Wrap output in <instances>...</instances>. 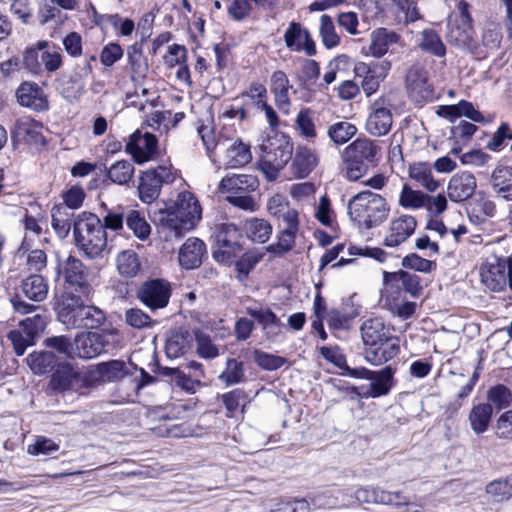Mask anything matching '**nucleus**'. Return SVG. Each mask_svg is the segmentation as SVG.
I'll use <instances>...</instances> for the list:
<instances>
[{
    "label": "nucleus",
    "instance_id": "1",
    "mask_svg": "<svg viewBox=\"0 0 512 512\" xmlns=\"http://www.w3.org/2000/svg\"><path fill=\"white\" fill-rule=\"evenodd\" d=\"M201 217L202 208L195 195L189 191L181 192L173 208L159 212V233L166 241L179 239L192 230Z\"/></svg>",
    "mask_w": 512,
    "mask_h": 512
},
{
    "label": "nucleus",
    "instance_id": "2",
    "mask_svg": "<svg viewBox=\"0 0 512 512\" xmlns=\"http://www.w3.org/2000/svg\"><path fill=\"white\" fill-rule=\"evenodd\" d=\"M382 154L378 142L366 137L357 138L341 152V173L349 181H358L368 171L369 165H376Z\"/></svg>",
    "mask_w": 512,
    "mask_h": 512
},
{
    "label": "nucleus",
    "instance_id": "3",
    "mask_svg": "<svg viewBox=\"0 0 512 512\" xmlns=\"http://www.w3.org/2000/svg\"><path fill=\"white\" fill-rule=\"evenodd\" d=\"M58 320L68 329L97 328L105 321L103 311L93 305H85L79 295L66 292L57 308Z\"/></svg>",
    "mask_w": 512,
    "mask_h": 512
},
{
    "label": "nucleus",
    "instance_id": "4",
    "mask_svg": "<svg viewBox=\"0 0 512 512\" xmlns=\"http://www.w3.org/2000/svg\"><path fill=\"white\" fill-rule=\"evenodd\" d=\"M75 244L88 258L103 256L107 249V234L101 220L93 213L82 212L74 222Z\"/></svg>",
    "mask_w": 512,
    "mask_h": 512
},
{
    "label": "nucleus",
    "instance_id": "5",
    "mask_svg": "<svg viewBox=\"0 0 512 512\" xmlns=\"http://www.w3.org/2000/svg\"><path fill=\"white\" fill-rule=\"evenodd\" d=\"M390 212L384 197L371 192L362 191L348 202V214L359 226L370 229L383 223Z\"/></svg>",
    "mask_w": 512,
    "mask_h": 512
},
{
    "label": "nucleus",
    "instance_id": "6",
    "mask_svg": "<svg viewBox=\"0 0 512 512\" xmlns=\"http://www.w3.org/2000/svg\"><path fill=\"white\" fill-rule=\"evenodd\" d=\"M293 153V144L285 136L268 139L261 145L258 169L268 181H274Z\"/></svg>",
    "mask_w": 512,
    "mask_h": 512
},
{
    "label": "nucleus",
    "instance_id": "7",
    "mask_svg": "<svg viewBox=\"0 0 512 512\" xmlns=\"http://www.w3.org/2000/svg\"><path fill=\"white\" fill-rule=\"evenodd\" d=\"M50 386L53 390L73 391L84 394L94 386L93 371L82 370L69 362L59 363L51 376Z\"/></svg>",
    "mask_w": 512,
    "mask_h": 512
},
{
    "label": "nucleus",
    "instance_id": "8",
    "mask_svg": "<svg viewBox=\"0 0 512 512\" xmlns=\"http://www.w3.org/2000/svg\"><path fill=\"white\" fill-rule=\"evenodd\" d=\"M458 10V15L450 16L449 18L447 39L450 44L469 53H475L477 43L473 37L474 31L472 19L468 13V5L465 2H460Z\"/></svg>",
    "mask_w": 512,
    "mask_h": 512
},
{
    "label": "nucleus",
    "instance_id": "9",
    "mask_svg": "<svg viewBox=\"0 0 512 512\" xmlns=\"http://www.w3.org/2000/svg\"><path fill=\"white\" fill-rule=\"evenodd\" d=\"M405 88L408 97L416 104L422 105L434 98L435 89L429 72L419 64L413 65L407 70Z\"/></svg>",
    "mask_w": 512,
    "mask_h": 512
},
{
    "label": "nucleus",
    "instance_id": "10",
    "mask_svg": "<svg viewBox=\"0 0 512 512\" xmlns=\"http://www.w3.org/2000/svg\"><path fill=\"white\" fill-rule=\"evenodd\" d=\"M215 241L217 248L214 258L218 262L229 263L241 252L239 229L233 223H221L215 228Z\"/></svg>",
    "mask_w": 512,
    "mask_h": 512
},
{
    "label": "nucleus",
    "instance_id": "11",
    "mask_svg": "<svg viewBox=\"0 0 512 512\" xmlns=\"http://www.w3.org/2000/svg\"><path fill=\"white\" fill-rule=\"evenodd\" d=\"M175 179V172L169 165H160L155 169L145 171L138 186L139 197L145 203L156 200L163 184L171 183Z\"/></svg>",
    "mask_w": 512,
    "mask_h": 512
},
{
    "label": "nucleus",
    "instance_id": "12",
    "mask_svg": "<svg viewBox=\"0 0 512 512\" xmlns=\"http://www.w3.org/2000/svg\"><path fill=\"white\" fill-rule=\"evenodd\" d=\"M353 499L354 501H350L346 505L352 506L356 503L358 505L380 504L398 506L407 503V498L401 492L387 491L378 486L369 485L358 487L354 492Z\"/></svg>",
    "mask_w": 512,
    "mask_h": 512
},
{
    "label": "nucleus",
    "instance_id": "13",
    "mask_svg": "<svg viewBox=\"0 0 512 512\" xmlns=\"http://www.w3.org/2000/svg\"><path fill=\"white\" fill-rule=\"evenodd\" d=\"M138 299L149 309L166 307L171 296V285L163 279H153L142 284L137 293Z\"/></svg>",
    "mask_w": 512,
    "mask_h": 512
},
{
    "label": "nucleus",
    "instance_id": "14",
    "mask_svg": "<svg viewBox=\"0 0 512 512\" xmlns=\"http://www.w3.org/2000/svg\"><path fill=\"white\" fill-rule=\"evenodd\" d=\"M126 151L138 164H143L154 158L157 153V139L149 132L136 130L126 143Z\"/></svg>",
    "mask_w": 512,
    "mask_h": 512
},
{
    "label": "nucleus",
    "instance_id": "15",
    "mask_svg": "<svg viewBox=\"0 0 512 512\" xmlns=\"http://www.w3.org/2000/svg\"><path fill=\"white\" fill-rule=\"evenodd\" d=\"M392 124L393 116L385 101L383 99L374 101L365 123L367 133L375 137L384 136L390 131Z\"/></svg>",
    "mask_w": 512,
    "mask_h": 512
},
{
    "label": "nucleus",
    "instance_id": "16",
    "mask_svg": "<svg viewBox=\"0 0 512 512\" xmlns=\"http://www.w3.org/2000/svg\"><path fill=\"white\" fill-rule=\"evenodd\" d=\"M417 220L412 215L402 214L391 219L384 238L387 247H397L406 242L415 232Z\"/></svg>",
    "mask_w": 512,
    "mask_h": 512
},
{
    "label": "nucleus",
    "instance_id": "17",
    "mask_svg": "<svg viewBox=\"0 0 512 512\" xmlns=\"http://www.w3.org/2000/svg\"><path fill=\"white\" fill-rule=\"evenodd\" d=\"M507 262L491 257L482 264L480 276L483 284L492 291H501L508 284Z\"/></svg>",
    "mask_w": 512,
    "mask_h": 512
},
{
    "label": "nucleus",
    "instance_id": "18",
    "mask_svg": "<svg viewBox=\"0 0 512 512\" xmlns=\"http://www.w3.org/2000/svg\"><path fill=\"white\" fill-rule=\"evenodd\" d=\"M286 47L293 52H305L308 56L316 54V44L310 32L298 22H290L284 32Z\"/></svg>",
    "mask_w": 512,
    "mask_h": 512
},
{
    "label": "nucleus",
    "instance_id": "19",
    "mask_svg": "<svg viewBox=\"0 0 512 512\" xmlns=\"http://www.w3.org/2000/svg\"><path fill=\"white\" fill-rule=\"evenodd\" d=\"M477 188L476 177L468 171L454 174L447 184V197L455 203H461L473 196Z\"/></svg>",
    "mask_w": 512,
    "mask_h": 512
},
{
    "label": "nucleus",
    "instance_id": "20",
    "mask_svg": "<svg viewBox=\"0 0 512 512\" xmlns=\"http://www.w3.org/2000/svg\"><path fill=\"white\" fill-rule=\"evenodd\" d=\"M16 98L21 106L34 111H45L49 106L46 94L34 82L25 81L21 83L16 90Z\"/></svg>",
    "mask_w": 512,
    "mask_h": 512
},
{
    "label": "nucleus",
    "instance_id": "21",
    "mask_svg": "<svg viewBox=\"0 0 512 512\" xmlns=\"http://www.w3.org/2000/svg\"><path fill=\"white\" fill-rule=\"evenodd\" d=\"M73 345L74 357L92 359L102 353L105 341L97 332H82L75 336Z\"/></svg>",
    "mask_w": 512,
    "mask_h": 512
},
{
    "label": "nucleus",
    "instance_id": "22",
    "mask_svg": "<svg viewBox=\"0 0 512 512\" xmlns=\"http://www.w3.org/2000/svg\"><path fill=\"white\" fill-rule=\"evenodd\" d=\"M400 352V340L393 334L387 339L371 346L365 351L366 360L375 366L382 365L394 359Z\"/></svg>",
    "mask_w": 512,
    "mask_h": 512
},
{
    "label": "nucleus",
    "instance_id": "23",
    "mask_svg": "<svg viewBox=\"0 0 512 512\" xmlns=\"http://www.w3.org/2000/svg\"><path fill=\"white\" fill-rule=\"evenodd\" d=\"M206 252V245L202 240L190 237L183 243L179 250V264L181 267L188 270L195 269L201 265Z\"/></svg>",
    "mask_w": 512,
    "mask_h": 512
},
{
    "label": "nucleus",
    "instance_id": "24",
    "mask_svg": "<svg viewBox=\"0 0 512 512\" xmlns=\"http://www.w3.org/2000/svg\"><path fill=\"white\" fill-rule=\"evenodd\" d=\"M42 124L31 118L23 117L15 122L12 135L20 142L28 144L44 145L45 138L42 133Z\"/></svg>",
    "mask_w": 512,
    "mask_h": 512
},
{
    "label": "nucleus",
    "instance_id": "25",
    "mask_svg": "<svg viewBox=\"0 0 512 512\" xmlns=\"http://www.w3.org/2000/svg\"><path fill=\"white\" fill-rule=\"evenodd\" d=\"M318 163L319 156L314 150L306 146H298L291 164L292 173L297 178H305Z\"/></svg>",
    "mask_w": 512,
    "mask_h": 512
},
{
    "label": "nucleus",
    "instance_id": "26",
    "mask_svg": "<svg viewBox=\"0 0 512 512\" xmlns=\"http://www.w3.org/2000/svg\"><path fill=\"white\" fill-rule=\"evenodd\" d=\"M401 41V36L395 31L387 28H377L370 34L369 52L373 57L380 58L384 56L389 48L398 44Z\"/></svg>",
    "mask_w": 512,
    "mask_h": 512
},
{
    "label": "nucleus",
    "instance_id": "27",
    "mask_svg": "<svg viewBox=\"0 0 512 512\" xmlns=\"http://www.w3.org/2000/svg\"><path fill=\"white\" fill-rule=\"evenodd\" d=\"M393 330L387 326L381 318H369L361 325V336L366 346H375L379 342L387 339L393 333Z\"/></svg>",
    "mask_w": 512,
    "mask_h": 512
},
{
    "label": "nucleus",
    "instance_id": "28",
    "mask_svg": "<svg viewBox=\"0 0 512 512\" xmlns=\"http://www.w3.org/2000/svg\"><path fill=\"white\" fill-rule=\"evenodd\" d=\"M257 187V180L251 175L232 174L224 177L218 186L219 192L234 196L241 193L254 191Z\"/></svg>",
    "mask_w": 512,
    "mask_h": 512
},
{
    "label": "nucleus",
    "instance_id": "29",
    "mask_svg": "<svg viewBox=\"0 0 512 512\" xmlns=\"http://www.w3.org/2000/svg\"><path fill=\"white\" fill-rule=\"evenodd\" d=\"M64 275L66 282L75 286L76 289L79 288L82 294L89 293L88 271L80 260L69 257L64 266Z\"/></svg>",
    "mask_w": 512,
    "mask_h": 512
},
{
    "label": "nucleus",
    "instance_id": "30",
    "mask_svg": "<svg viewBox=\"0 0 512 512\" xmlns=\"http://www.w3.org/2000/svg\"><path fill=\"white\" fill-rule=\"evenodd\" d=\"M394 19L398 24L407 25L421 18V14L413 0H385Z\"/></svg>",
    "mask_w": 512,
    "mask_h": 512
},
{
    "label": "nucleus",
    "instance_id": "31",
    "mask_svg": "<svg viewBox=\"0 0 512 512\" xmlns=\"http://www.w3.org/2000/svg\"><path fill=\"white\" fill-rule=\"evenodd\" d=\"M409 177L419 183L426 191L433 193L440 187L428 162H414L408 167Z\"/></svg>",
    "mask_w": 512,
    "mask_h": 512
},
{
    "label": "nucleus",
    "instance_id": "32",
    "mask_svg": "<svg viewBox=\"0 0 512 512\" xmlns=\"http://www.w3.org/2000/svg\"><path fill=\"white\" fill-rule=\"evenodd\" d=\"M493 415V406L490 403L474 404L469 412L468 421L472 431L477 434L485 433L490 425Z\"/></svg>",
    "mask_w": 512,
    "mask_h": 512
},
{
    "label": "nucleus",
    "instance_id": "33",
    "mask_svg": "<svg viewBox=\"0 0 512 512\" xmlns=\"http://www.w3.org/2000/svg\"><path fill=\"white\" fill-rule=\"evenodd\" d=\"M373 374L374 375L369 379L371 383L367 388L366 396L377 398L388 394L394 384V371L392 368L387 366L380 371H373Z\"/></svg>",
    "mask_w": 512,
    "mask_h": 512
},
{
    "label": "nucleus",
    "instance_id": "34",
    "mask_svg": "<svg viewBox=\"0 0 512 512\" xmlns=\"http://www.w3.org/2000/svg\"><path fill=\"white\" fill-rule=\"evenodd\" d=\"M494 192L506 201H512V169L507 166H497L491 176Z\"/></svg>",
    "mask_w": 512,
    "mask_h": 512
},
{
    "label": "nucleus",
    "instance_id": "35",
    "mask_svg": "<svg viewBox=\"0 0 512 512\" xmlns=\"http://www.w3.org/2000/svg\"><path fill=\"white\" fill-rule=\"evenodd\" d=\"M49 286L46 279L39 274H32L22 280L21 291L30 300L41 302L46 299Z\"/></svg>",
    "mask_w": 512,
    "mask_h": 512
},
{
    "label": "nucleus",
    "instance_id": "36",
    "mask_svg": "<svg viewBox=\"0 0 512 512\" xmlns=\"http://www.w3.org/2000/svg\"><path fill=\"white\" fill-rule=\"evenodd\" d=\"M252 153L250 146L241 140H235L226 148L225 164L229 168H239L250 163Z\"/></svg>",
    "mask_w": 512,
    "mask_h": 512
},
{
    "label": "nucleus",
    "instance_id": "37",
    "mask_svg": "<svg viewBox=\"0 0 512 512\" xmlns=\"http://www.w3.org/2000/svg\"><path fill=\"white\" fill-rule=\"evenodd\" d=\"M116 267L122 277L133 278L141 271L142 263L135 251L126 249L116 256Z\"/></svg>",
    "mask_w": 512,
    "mask_h": 512
},
{
    "label": "nucleus",
    "instance_id": "38",
    "mask_svg": "<svg viewBox=\"0 0 512 512\" xmlns=\"http://www.w3.org/2000/svg\"><path fill=\"white\" fill-rule=\"evenodd\" d=\"M247 313L257 320L267 336L273 337L279 333L281 321L270 309L248 308Z\"/></svg>",
    "mask_w": 512,
    "mask_h": 512
},
{
    "label": "nucleus",
    "instance_id": "39",
    "mask_svg": "<svg viewBox=\"0 0 512 512\" xmlns=\"http://www.w3.org/2000/svg\"><path fill=\"white\" fill-rule=\"evenodd\" d=\"M27 364L34 374H45L57 368V357L52 351H34L27 357Z\"/></svg>",
    "mask_w": 512,
    "mask_h": 512
},
{
    "label": "nucleus",
    "instance_id": "40",
    "mask_svg": "<svg viewBox=\"0 0 512 512\" xmlns=\"http://www.w3.org/2000/svg\"><path fill=\"white\" fill-rule=\"evenodd\" d=\"M390 68L391 63L386 60L373 64L371 74L362 79L361 82L362 90L366 96H371L378 90L380 83L386 78Z\"/></svg>",
    "mask_w": 512,
    "mask_h": 512
},
{
    "label": "nucleus",
    "instance_id": "41",
    "mask_svg": "<svg viewBox=\"0 0 512 512\" xmlns=\"http://www.w3.org/2000/svg\"><path fill=\"white\" fill-rule=\"evenodd\" d=\"M384 282L387 285L393 282H400L405 291L413 297L419 296L422 291L420 278L416 274H411L403 270L394 273L385 272Z\"/></svg>",
    "mask_w": 512,
    "mask_h": 512
},
{
    "label": "nucleus",
    "instance_id": "42",
    "mask_svg": "<svg viewBox=\"0 0 512 512\" xmlns=\"http://www.w3.org/2000/svg\"><path fill=\"white\" fill-rule=\"evenodd\" d=\"M292 86L283 71H275L271 76V91L275 95L276 103L281 108H287L290 104V90Z\"/></svg>",
    "mask_w": 512,
    "mask_h": 512
},
{
    "label": "nucleus",
    "instance_id": "43",
    "mask_svg": "<svg viewBox=\"0 0 512 512\" xmlns=\"http://www.w3.org/2000/svg\"><path fill=\"white\" fill-rule=\"evenodd\" d=\"M418 47L429 54L442 58L446 55V47L439 34L433 29H424L418 40Z\"/></svg>",
    "mask_w": 512,
    "mask_h": 512
},
{
    "label": "nucleus",
    "instance_id": "44",
    "mask_svg": "<svg viewBox=\"0 0 512 512\" xmlns=\"http://www.w3.org/2000/svg\"><path fill=\"white\" fill-rule=\"evenodd\" d=\"M44 48H48V42L45 40H40L24 49L22 53V67L28 73L35 76L40 75L39 52H41Z\"/></svg>",
    "mask_w": 512,
    "mask_h": 512
},
{
    "label": "nucleus",
    "instance_id": "45",
    "mask_svg": "<svg viewBox=\"0 0 512 512\" xmlns=\"http://www.w3.org/2000/svg\"><path fill=\"white\" fill-rule=\"evenodd\" d=\"M244 230L252 241L265 243L269 240L273 229L267 220L251 218L245 222Z\"/></svg>",
    "mask_w": 512,
    "mask_h": 512
},
{
    "label": "nucleus",
    "instance_id": "46",
    "mask_svg": "<svg viewBox=\"0 0 512 512\" xmlns=\"http://www.w3.org/2000/svg\"><path fill=\"white\" fill-rule=\"evenodd\" d=\"M426 196V193L414 190L406 183L400 191L398 204L404 209L419 210L424 208Z\"/></svg>",
    "mask_w": 512,
    "mask_h": 512
},
{
    "label": "nucleus",
    "instance_id": "47",
    "mask_svg": "<svg viewBox=\"0 0 512 512\" xmlns=\"http://www.w3.org/2000/svg\"><path fill=\"white\" fill-rule=\"evenodd\" d=\"M496 205L495 203L485 197H481L476 199L470 207L469 217L472 221L476 223H483L488 218H491L495 215Z\"/></svg>",
    "mask_w": 512,
    "mask_h": 512
},
{
    "label": "nucleus",
    "instance_id": "48",
    "mask_svg": "<svg viewBox=\"0 0 512 512\" xmlns=\"http://www.w3.org/2000/svg\"><path fill=\"white\" fill-rule=\"evenodd\" d=\"M319 35L323 45L327 49H332L340 44V36L336 32V28L332 18L323 14L319 21Z\"/></svg>",
    "mask_w": 512,
    "mask_h": 512
},
{
    "label": "nucleus",
    "instance_id": "49",
    "mask_svg": "<svg viewBox=\"0 0 512 512\" xmlns=\"http://www.w3.org/2000/svg\"><path fill=\"white\" fill-rule=\"evenodd\" d=\"M134 166L129 160H121L113 163L108 169V178L116 184H127L134 175Z\"/></svg>",
    "mask_w": 512,
    "mask_h": 512
},
{
    "label": "nucleus",
    "instance_id": "50",
    "mask_svg": "<svg viewBox=\"0 0 512 512\" xmlns=\"http://www.w3.org/2000/svg\"><path fill=\"white\" fill-rule=\"evenodd\" d=\"M126 224L134 235L140 240H146L151 234V226L147 223L144 216L137 210H129L126 214Z\"/></svg>",
    "mask_w": 512,
    "mask_h": 512
},
{
    "label": "nucleus",
    "instance_id": "51",
    "mask_svg": "<svg viewBox=\"0 0 512 512\" xmlns=\"http://www.w3.org/2000/svg\"><path fill=\"white\" fill-rule=\"evenodd\" d=\"M190 337L188 332L173 333L166 342V354L170 358H177L189 349Z\"/></svg>",
    "mask_w": 512,
    "mask_h": 512
},
{
    "label": "nucleus",
    "instance_id": "52",
    "mask_svg": "<svg viewBox=\"0 0 512 512\" xmlns=\"http://www.w3.org/2000/svg\"><path fill=\"white\" fill-rule=\"evenodd\" d=\"M356 132V126L347 121L337 122L328 128V136L337 145L349 141Z\"/></svg>",
    "mask_w": 512,
    "mask_h": 512
},
{
    "label": "nucleus",
    "instance_id": "53",
    "mask_svg": "<svg viewBox=\"0 0 512 512\" xmlns=\"http://www.w3.org/2000/svg\"><path fill=\"white\" fill-rule=\"evenodd\" d=\"M39 57L40 75H42L44 71L48 73L55 72L62 66L61 53L58 50L51 48L49 44L48 48H44L39 52Z\"/></svg>",
    "mask_w": 512,
    "mask_h": 512
},
{
    "label": "nucleus",
    "instance_id": "54",
    "mask_svg": "<svg viewBox=\"0 0 512 512\" xmlns=\"http://www.w3.org/2000/svg\"><path fill=\"white\" fill-rule=\"evenodd\" d=\"M454 107L456 118L464 116L477 123H489L493 120L492 116H484L471 102L466 100H461L459 103L455 104Z\"/></svg>",
    "mask_w": 512,
    "mask_h": 512
},
{
    "label": "nucleus",
    "instance_id": "55",
    "mask_svg": "<svg viewBox=\"0 0 512 512\" xmlns=\"http://www.w3.org/2000/svg\"><path fill=\"white\" fill-rule=\"evenodd\" d=\"M219 379L227 385L240 383L244 379L243 363L236 359H228L226 368L219 375Z\"/></svg>",
    "mask_w": 512,
    "mask_h": 512
},
{
    "label": "nucleus",
    "instance_id": "56",
    "mask_svg": "<svg viewBox=\"0 0 512 512\" xmlns=\"http://www.w3.org/2000/svg\"><path fill=\"white\" fill-rule=\"evenodd\" d=\"M298 230L284 228L280 232L277 242L269 246V251L275 254H283L291 250L295 244Z\"/></svg>",
    "mask_w": 512,
    "mask_h": 512
},
{
    "label": "nucleus",
    "instance_id": "57",
    "mask_svg": "<svg viewBox=\"0 0 512 512\" xmlns=\"http://www.w3.org/2000/svg\"><path fill=\"white\" fill-rule=\"evenodd\" d=\"M487 399L498 409H503L510 405L512 395L505 385L498 384L491 387L487 392Z\"/></svg>",
    "mask_w": 512,
    "mask_h": 512
},
{
    "label": "nucleus",
    "instance_id": "58",
    "mask_svg": "<svg viewBox=\"0 0 512 512\" xmlns=\"http://www.w3.org/2000/svg\"><path fill=\"white\" fill-rule=\"evenodd\" d=\"M59 445L56 444L52 439L45 436L36 437L34 443L28 445L27 452L30 455H50L58 451Z\"/></svg>",
    "mask_w": 512,
    "mask_h": 512
},
{
    "label": "nucleus",
    "instance_id": "59",
    "mask_svg": "<svg viewBox=\"0 0 512 512\" xmlns=\"http://www.w3.org/2000/svg\"><path fill=\"white\" fill-rule=\"evenodd\" d=\"M486 492L495 501H503L512 496V481L511 480H496L489 483L486 487Z\"/></svg>",
    "mask_w": 512,
    "mask_h": 512
},
{
    "label": "nucleus",
    "instance_id": "60",
    "mask_svg": "<svg viewBox=\"0 0 512 512\" xmlns=\"http://www.w3.org/2000/svg\"><path fill=\"white\" fill-rule=\"evenodd\" d=\"M402 266L422 273H429L435 268L436 264L433 261L412 253L402 259Z\"/></svg>",
    "mask_w": 512,
    "mask_h": 512
},
{
    "label": "nucleus",
    "instance_id": "61",
    "mask_svg": "<svg viewBox=\"0 0 512 512\" xmlns=\"http://www.w3.org/2000/svg\"><path fill=\"white\" fill-rule=\"evenodd\" d=\"M296 127L300 134L307 138H315L317 135L316 128L309 110H302L296 117Z\"/></svg>",
    "mask_w": 512,
    "mask_h": 512
},
{
    "label": "nucleus",
    "instance_id": "62",
    "mask_svg": "<svg viewBox=\"0 0 512 512\" xmlns=\"http://www.w3.org/2000/svg\"><path fill=\"white\" fill-rule=\"evenodd\" d=\"M45 346L63 354L69 358H74L73 342L66 336L49 337L44 342Z\"/></svg>",
    "mask_w": 512,
    "mask_h": 512
},
{
    "label": "nucleus",
    "instance_id": "63",
    "mask_svg": "<svg viewBox=\"0 0 512 512\" xmlns=\"http://www.w3.org/2000/svg\"><path fill=\"white\" fill-rule=\"evenodd\" d=\"M196 341L197 353L200 357L206 359H213L219 355L217 346L212 343L209 336L205 335L204 333L197 332Z\"/></svg>",
    "mask_w": 512,
    "mask_h": 512
},
{
    "label": "nucleus",
    "instance_id": "64",
    "mask_svg": "<svg viewBox=\"0 0 512 512\" xmlns=\"http://www.w3.org/2000/svg\"><path fill=\"white\" fill-rule=\"evenodd\" d=\"M495 435L500 439H512V410L499 416L495 424Z\"/></svg>",
    "mask_w": 512,
    "mask_h": 512
}]
</instances>
